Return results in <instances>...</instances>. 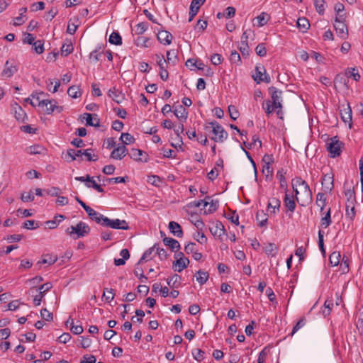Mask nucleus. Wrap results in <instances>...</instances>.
I'll list each match as a JSON object with an SVG mask.
<instances>
[{
  "instance_id": "f257e3e1",
  "label": "nucleus",
  "mask_w": 363,
  "mask_h": 363,
  "mask_svg": "<svg viewBox=\"0 0 363 363\" xmlns=\"http://www.w3.org/2000/svg\"><path fill=\"white\" fill-rule=\"evenodd\" d=\"M291 185L293 190L295 193V199L296 201L298 200V194H299V191L298 190V187L302 191L304 196L307 200L311 201L313 197L312 191L306 183V181L302 179L301 177H295L291 181Z\"/></svg>"
},
{
  "instance_id": "f03ea898",
  "label": "nucleus",
  "mask_w": 363,
  "mask_h": 363,
  "mask_svg": "<svg viewBox=\"0 0 363 363\" xmlns=\"http://www.w3.org/2000/svg\"><path fill=\"white\" fill-rule=\"evenodd\" d=\"M65 231L67 234L69 235L74 239H78L88 235L90 231V228L86 223L80 221L76 225H71L67 228Z\"/></svg>"
},
{
  "instance_id": "7ed1b4c3",
  "label": "nucleus",
  "mask_w": 363,
  "mask_h": 363,
  "mask_svg": "<svg viewBox=\"0 0 363 363\" xmlns=\"http://www.w3.org/2000/svg\"><path fill=\"white\" fill-rule=\"evenodd\" d=\"M212 128V133L214 136L211 137V140L216 143H223L228 138V133L225 130L217 121H212L208 123Z\"/></svg>"
},
{
  "instance_id": "20e7f679",
  "label": "nucleus",
  "mask_w": 363,
  "mask_h": 363,
  "mask_svg": "<svg viewBox=\"0 0 363 363\" xmlns=\"http://www.w3.org/2000/svg\"><path fill=\"white\" fill-rule=\"evenodd\" d=\"M102 225L104 227L111 228L113 229H121V230H128L129 226L128 223L125 220H120L118 218L116 219H110L107 217H105L104 221L102 223Z\"/></svg>"
},
{
  "instance_id": "39448f33",
  "label": "nucleus",
  "mask_w": 363,
  "mask_h": 363,
  "mask_svg": "<svg viewBox=\"0 0 363 363\" xmlns=\"http://www.w3.org/2000/svg\"><path fill=\"white\" fill-rule=\"evenodd\" d=\"M268 91L271 96V100L269 101L274 105L275 108H283V91L277 89L274 86H270L268 88Z\"/></svg>"
},
{
  "instance_id": "423d86ee",
  "label": "nucleus",
  "mask_w": 363,
  "mask_h": 363,
  "mask_svg": "<svg viewBox=\"0 0 363 363\" xmlns=\"http://www.w3.org/2000/svg\"><path fill=\"white\" fill-rule=\"evenodd\" d=\"M341 145L342 143L336 138H332L326 143L327 150L330 153L331 157H336L341 153Z\"/></svg>"
},
{
  "instance_id": "0eeeda50",
  "label": "nucleus",
  "mask_w": 363,
  "mask_h": 363,
  "mask_svg": "<svg viewBox=\"0 0 363 363\" xmlns=\"http://www.w3.org/2000/svg\"><path fill=\"white\" fill-rule=\"evenodd\" d=\"M334 28L337 34L342 39H346L348 36L347 26L344 22V18L342 16H340V18L336 17L334 23Z\"/></svg>"
},
{
  "instance_id": "6e6552de",
  "label": "nucleus",
  "mask_w": 363,
  "mask_h": 363,
  "mask_svg": "<svg viewBox=\"0 0 363 363\" xmlns=\"http://www.w3.org/2000/svg\"><path fill=\"white\" fill-rule=\"evenodd\" d=\"M255 75L253 76L254 80L259 84L261 82L269 83L271 79L269 76L266 73V69L263 66H256Z\"/></svg>"
},
{
  "instance_id": "1a4fd4ad",
  "label": "nucleus",
  "mask_w": 363,
  "mask_h": 363,
  "mask_svg": "<svg viewBox=\"0 0 363 363\" xmlns=\"http://www.w3.org/2000/svg\"><path fill=\"white\" fill-rule=\"evenodd\" d=\"M321 183L325 193L331 192L334 188V174L332 172L324 174Z\"/></svg>"
},
{
  "instance_id": "9d476101",
  "label": "nucleus",
  "mask_w": 363,
  "mask_h": 363,
  "mask_svg": "<svg viewBox=\"0 0 363 363\" xmlns=\"http://www.w3.org/2000/svg\"><path fill=\"white\" fill-rule=\"evenodd\" d=\"M177 257L179 258L173 262V268L174 271L181 272L188 267L189 260L188 258L184 257V254L182 252L177 254Z\"/></svg>"
},
{
  "instance_id": "9b49d317",
  "label": "nucleus",
  "mask_w": 363,
  "mask_h": 363,
  "mask_svg": "<svg viewBox=\"0 0 363 363\" xmlns=\"http://www.w3.org/2000/svg\"><path fill=\"white\" fill-rule=\"evenodd\" d=\"M18 71L17 64L13 60H7L1 72L4 77L9 78Z\"/></svg>"
},
{
  "instance_id": "f8f14e48",
  "label": "nucleus",
  "mask_w": 363,
  "mask_h": 363,
  "mask_svg": "<svg viewBox=\"0 0 363 363\" xmlns=\"http://www.w3.org/2000/svg\"><path fill=\"white\" fill-rule=\"evenodd\" d=\"M284 205L287 208L286 213L289 212V216H291L296 208L295 199L293 195H289L286 192L284 198Z\"/></svg>"
},
{
  "instance_id": "ddd939ff",
  "label": "nucleus",
  "mask_w": 363,
  "mask_h": 363,
  "mask_svg": "<svg viewBox=\"0 0 363 363\" xmlns=\"http://www.w3.org/2000/svg\"><path fill=\"white\" fill-rule=\"evenodd\" d=\"M209 230L213 236L219 238L223 235L225 233V227L220 221H216V223H212V225L209 227Z\"/></svg>"
},
{
  "instance_id": "4468645a",
  "label": "nucleus",
  "mask_w": 363,
  "mask_h": 363,
  "mask_svg": "<svg viewBox=\"0 0 363 363\" xmlns=\"http://www.w3.org/2000/svg\"><path fill=\"white\" fill-rule=\"evenodd\" d=\"M85 211L88 214L90 219H91L92 220H94L96 223L101 224L102 225V223L106 216H104L103 214L96 211L95 210L91 208L90 206H89L87 208H86Z\"/></svg>"
},
{
  "instance_id": "2eb2a0df",
  "label": "nucleus",
  "mask_w": 363,
  "mask_h": 363,
  "mask_svg": "<svg viewBox=\"0 0 363 363\" xmlns=\"http://www.w3.org/2000/svg\"><path fill=\"white\" fill-rule=\"evenodd\" d=\"M205 1L206 0H192L190 5L189 18V22H191L193 20L194 16L197 14L200 6L203 5Z\"/></svg>"
},
{
  "instance_id": "dca6fc26",
  "label": "nucleus",
  "mask_w": 363,
  "mask_h": 363,
  "mask_svg": "<svg viewBox=\"0 0 363 363\" xmlns=\"http://www.w3.org/2000/svg\"><path fill=\"white\" fill-rule=\"evenodd\" d=\"M174 113L176 117L181 121L185 122L188 117V112L183 105H179L174 109Z\"/></svg>"
},
{
  "instance_id": "f3484780",
  "label": "nucleus",
  "mask_w": 363,
  "mask_h": 363,
  "mask_svg": "<svg viewBox=\"0 0 363 363\" xmlns=\"http://www.w3.org/2000/svg\"><path fill=\"white\" fill-rule=\"evenodd\" d=\"M127 151L125 145L118 146L111 152V157L115 160H121L125 156Z\"/></svg>"
},
{
  "instance_id": "a211bd4d",
  "label": "nucleus",
  "mask_w": 363,
  "mask_h": 363,
  "mask_svg": "<svg viewBox=\"0 0 363 363\" xmlns=\"http://www.w3.org/2000/svg\"><path fill=\"white\" fill-rule=\"evenodd\" d=\"M108 95L117 104H121L124 99V96L116 87L110 89Z\"/></svg>"
},
{
  "instance_id": "6ab92c4d",
  "label": "nucleus",
  "mask_w": 363,
  "mask_h": 363,
  "mask_svg": "<svg viewBox=\"0 0 363 363\" xmlns=\"http://www.w3.org/2000/svg\"><path fill=\"white\" fill-rule=\"evenodd\" d=\"M340 116L345 123L352 122V109L348 104L346 106H343V108L340 109Z\"/></svg>"
},
{
  "instance_id": "aec40b11",
  "label": "nucleus",
  "mask_w": 363,
  "mask_h": 363,
  "mask_svg": "<svg viewBox=\"0 0 363 363\" xmlns=\"http://www.w3.org/2000/svg\"><path fill=\"white\" fill-rule=\"evenodd\" d=\"M157 39L164 45H169L172 43V35L166 30H162L158 33Z\"/></svg>"
},
{
  "instance_id": "412c9836",
  "label": "nucleus",
  "mask_w": 363,
  "mask_h": 363,
  "mask_svg": "<svg viewBox=\"0 0 363 363\" xmlns=\"http://www.w3.org/2000/svg\"><path fill=\"white\" fill-rule=\"evenodd\" d=\"M169 229L171 233H172L174 235L182 238L183 235V231L182 229L181 225L174 221H170L169 223Z\"/></svg>"
},
{
  "instance_id": "4be33fe9",
  "label": "nucleus",
  "mask_w": 363,
  "mask_h": 363,
  "mask_svg": "<svg viewBox=\"0 0 363 363\" xmlns=\"http://www.w3.org/2000/svg\"><path fill=\"white\" fill-rule=\"evenodd\" d=\"M156 247L157 244H155L152 247L147 249L141 258L140 259L138 264H140L143 261H148L152 259V255L154 254L155 255L156 252Z\"/></svg>"
},
{
  "instance_id": "5701e85b",
  "label": "nucleus",
  "mask_w": 363,
  "mask_h": 363,
  "mask_svg": "<svg viewBox=\"0 0 363 363\" xmlns=\"http://www.w3.org/2000/svg\"><path fill=\"white\" fill-rule=\"evenodd\" d=\"M86 125L90 126L99 127L100 125V121L97 115L93 117L91 113H84Z\"/></svg>"
},
{
  "instance_id": "b1692460",
  "label": "nucleus",
  "mask_w": 363,
  "mask_h": 363,
  "mask_svg": "<svg viewBox=\"0 0 363 363\" xmlns=\"http://www.w3.org/2000/svg\"><path fill=\"white\" fill-rule=\"evenodd\" d=\"M145 155V152L141 150L133 148L129 154L130 158L133 159L135 161H143L147 162V157L144 160L141 157L142 155Z\"/></svg>"
},
{
  "instance_id": "393cba45",
  "label": "nucleus",
  "mask_w": 363,
  "mask_h": 363,
  "mask_svg": "<svg viewBox=\"0 0 363 363\" xmlns=\"http://www.w3.org/2000/svg\"><path fill=\"white\" fill-rule=\"evenodd\" d=\"M264 251L268 256L273 257L277 255L278 249L274 243L268 242L264 244Z\"/></svg>"
},
{
  "instance_id": "a878e982",
  "label": "nucleus",
  "mask_w": 363,
  "mask_h": 363,
  "mask_svg": "<svg viewBox=\"0 0 363 363\" xmlns=\"http://www.w3.org/2000/svg\"><path fill=\"white\" fill-rule=\"evenodd\" d=\"M163 242L165 245L168 246L172 251L177 250L180 248L179 242L172 238H164Z\"/></svg>"
},
{
  "instance_id": "bb28decb",
  "label": "nucleus",
  "mask_w": 363,
  "mask_h": 363,
  "mask_svg": "<svg viewBox=\"0 0 363 363\" xmlns=\"http://www.w3.org/2000/svg\"><path fill=\"white\" fill-rule=\"evenodd\" d=\"M48 105L46 107V113L48 114H51L55 110L57 111L58 113H60L62 111V107L57 105V102L55 101H50L47 99Z\"/></svg>"
},
{
  "instance_id": "cd10ccee",
  "label": "nucleus",
  "mask_w": 363,
  "mask_h": 363,
  "mask_svg": "<svg viewBox=\"0 0 363 363\" xmlns=\"http://www.w3.org/2000/svg\"><path fill=\"white\" fill-rule=\"evenodd\" d=\"M167 284L172 289H177L181 284V277L177 274L167 279Z\"/></svg>"
},
{
  "instance_id": "c85d7f7f",
  "label": "nucleus",
  "mask_w": 363,
  "mask_h": 363,
  "mask_svg": "<svg viewBox=\"0 0 363 363\" xmlns=\"http://www.w3.org/2000/svg\"><path fill=\"white\" fill-rule=\"evenodd\" d=\"M26 152L30 155L43 154L45 152V148L39 145H34L28 147Z\"/></svg>"
},
{
  "instance_id": "c756f323",
  "label": "nucleus",
  "mask_w": 363,
  "mask_h": 363,
  "mask_svg": "<svg viewBox=\"0 0 363 363\" xmlns=\"http://www.w3.org/2000/svg\"><path fill=\"white\" fill-rule=\"evenodd\" d=\"M315 203L320 207V211L323 212L326 206V197L324 193L319 192L317 194Z\"/></svg>"
},
{
  "instance_id": "7c9ffc66",
  "label": "nucleus",
  "mask_w": 363,
  "mask_h": 363,
  "mask_svg": "<svg viewBox=\"0 0 363 363\" xmlns=\"http://www.w3.org/2000/svg\"><path fill=\"white\" fill-rule=\"evenodd\" d=\"M331 210L329 208L320 220V225L326 228L331 224Z\"/></svg>"
},
{
  "instance_id": "2f4dec72",
  "label": "nucleus",
  "mask_w": 363,
  "mask_h": 363,
  "mask_svg": "<svg viewBox=\"0 0 363 363\" xmlns=\"http://www.w3.org/2000/svg\"><path fill=\"white\" fill-rule=\"evenodd\" d=\"M43 94V92L32 94V98L36 101L35 102L36 104V106L43 107L47 106L48 105L47 99H43L40 97Z\"/></svg>"
},
{
  "instance_id": "473e14b6",
  "label": "nucleus",
  "mask_w": 363,
  "mask_h": 363,
  "mask_svg": "<svg viewBox=\"0 0 363 363\" xmlns=\"http://www.w3.org/2000/svg\"><path fill=\"white\" fill-rule=\"evenodd\" d=\"M280 205H281V202L278 199L272 198V199L269 200L267 207L269 209L272 208V211H271L270 212L272 213L275 214L276 209L277 211H279Z\"/></svg>"
},
{
  "instance_id": "72a5a7b5",
  "label": "nucleus",
  "mask_w": 363,
  "mask_h": 363,
  "mask_svg": "<svg viewBox=\"0 0 363 363\" xmlns=\"http://www.w3.org/2000/svg\"><path fill=\"white\" fill-rule=\"evenodd\" d=\"M297 27L303 32H306L310 27L309 21L305 18H299L297 20Z\"/></svg>"
},
{
  "instance_id": "f704fd0d",
  "label": "nucleus",
  "mask_w": 363,
  "mask_h": 363,
  "mask_svg": "<svg viewBox=\"0 0 363 363\" xmlns=\"http://www.w3.org/2000/svg\"><path fill=\"white\" fill-rule=\"evenodd\" d=\"M340 259H341V255H340V252H337V251H335V252H332L329 257L330 263L333 266H337L340 262Z\"/></svg>"
},
{
  "instance_id": "c9c22d12",
  "label": "nucleus",
  "mask_w": 363,
  "mask_h": 363,
  "mask_svg": "<svg viewBox=\"0 0 363 363\" xmlns=\"http://www.w3.org/2000/svg\"><path fill=\"white\" fill-rule=\"evenodd\" d=\"M346 76L348 78L352 77L356 82H358L360 79V74L354 67L347 68L345 70Z\"/></svg>"
},
{
  "instance_id": "e433bc0d",
  "label": "nucleus",
  "mask_w": 363,
  "mask_h": 363,
  "mask_svg": "<svg viewBox=\"0 0 363 363\" xmlns=\"http://www.w3.org/2000/svg\"><path fill=\"white\" fill-rule=\"evenodd\" d=\"M120 140L124 145H129L134 143L135 139L134 137L128 133H123L120 137Z\"/></svg>"
},
{
  "instance_id": "4c0bfd02",
  "label": "nucleus",
  "mask_w": 363,
  "mask_h": 363,
  "mask_svg": "<svg viewBox=\"0 0 363 363\" xmlns=\"http://www.w3.org/2000/svg\"><path fill=\"white\" fill-rule=\"evenodd\" d=\"M355 208L354 203H346V213L345 216L347 218H349L350 220H352L355 217Z\"/></svg>"
},
{
  "instance_id": "58836bf2",
  "label": "nucleus",
  "mask_w": 363,
  "mask_h": 363,
  "mask_svg": "<svg viewBox=\"0 0 363 363\" xmlns=\"http://www.w3.org/2000/svg\"><path fill=\"white\" fill-rule=\"evenodd\" d=\"M187 67H195L199 70H203L205 65L201 60L194 61L193 59H189L186 62Z\"/></svg>"
},
{
  "instance_id": "ea45409f",
  "label": "nucleus",
  "mask_w": 363,
  "mask_h": 363,
  "mask_svg": "<svg viewBox=\"0 0 363 363\" xmlns=\"http://www.w3.org/2000/svg\"><path fill=\"white\" fill-rule=\"evenodd\" d=\"M108 41L111 44L120 45L122 44V38L118 33L113 32L110 36Z\"/></svg>"
},
{
  "instance_id": "a19ab883",
  "label": "nucleus",
  "mask_w": 363,
  "mask_h": 363,
  "mask_svg": "<svg viewBox=\"0 0 363 363\" xmlns=\"http://www.w3.org/2000/svg\"><path fill=\"white\" fill-rule=\"evenodd\" d=\"M57 260V257L56 255H45L43 256V259L38 262V264H52Z\"/></svg>"
},
{
  "instance_id": "79ce46f5",
  "label": "nucleus",
  "mask_w": 363,
  "mask_h": 363,
  "mask_svg": "<svg viewBox=\"0 0 363 363\" xmlns=\"http://www.w3.org/2000/svg\"><path fill=\"white\" fill-rule=\"evenodd\" d=\"M67 94L70 97H72L73 99H77V98L81 96V95H82V92H81L79 86H70L67 90Z\"/></svg>"
},
{
  "instance_id": "37998d69",
  "label": "nucleus",
  "mask_w": 363,
  "mask_h": 363,
  "mask_svg": "<svg viewBox=\"0 0 363 363\" xmlns=\"http://www.w3.org/2000/svg\"><path fill=\"white\" fill-rule=\"evenodd\" d=\"M256 219L259 222L260 227L265 226L267 223V218L263 211H258L256 215Z\"/></svg>"
},
{
  "instance_id": "c03bdc74",
  "label": "nucleus",
  "mask_w": 363,
  "mask_h": 363,
  "mask_svg": "<svg viewBox=\"0 0 363 363\" xmlns=\"http://www.w3.org/2000/svg\"><path fill=\"white\" fill-rule=\"evenodd\" d=\"M262 108L268 116L272 115L275 110V107H274V105L269 101V100H267L263 102Z\"/></svg>"
},
{
  "instance_id": "a18cd8bd",
  "label": "nucleus",
  "mask_w": 363,
  "mask_h": 363,
  "mask_svg": "<svg viewBox=\"0 0 363 363\" xmlns=\"http://www.w3.org/2000/svg\"><path fill=\"white\" fill-rule=\"evenodd\" d=\"M103 55V52L99 50H94L89 54V60L91 62L95 64L100 60L101 56Z\"/></svg>"
},
{
  "instance_id": "49530a36",
  "label": "nucleus",
  "mask_w": 363,
  "mask_h": 363,
  "mask_svg": "<svg viewBox=\"0 0 363 363\" xmlns=\"http://www.w3.org/2000/svg\"><path fill=\"white\" fill-rule=\"evenodd\" d=\"M73 45L72 44V43H65L62 45V48H61V55L62 56H67L68 55H69L71 52H72L73 51Z\"/></svg>"
},
{
  "instance_id": "de8ad7c7",
  "label": "nucleus",
  "mask_w": 363,
  "mask_h": 363,
  "mask_svg": "<svg viewBox=\"0 0 363 363\" xmlns=\"http://www.w3.org/2000/svg\"><path fill=\"white\" fill-rule=\"evenodd\" d=\"M208 279V274L206 272L198 271L196 275V281L201 284H204Z\"/></svg>"
},
{
  "instance_id": "09e8293b",
  "label": "nucleus",
  "mask_w": 363,
  "mask_h": 363,
  "mask_svg": "<svg viewBox=\"0 0 363 363\" xmlns=\"http://www.w3.org/2000/svg\"><path fill=\"white\" fill-rule=\"evenodd\" d=\"M339 264L341 274H346L349 272V259L347 257L343 256L342 259Z\"/></svg>"
},
{
  "instance_id": "8fccbe9b",
  "label": "nucleus",
  "mask_w": 363,
  "mask_h": 363,
  "mask_svg": "<svg viewBox=\"0 0 363 363\" xmlns=\"http://www.w3.org/2000/svg\"><path fill=\"white\" fill-rule=\"evenodd\" d=\"M262 173L267 179H270L273 176V168L272 164H263Z\"/></svg>"
},
{
  "instance_id": "3c124183",
  "label": "nucleus",
  "mask_w": 363,
  "mask_h": 363,
  "mask_svg": "<svg viewBox=\"0 0 363 363\" xmlns=\"http://www.w3.org/2000/svg\"><path fill=\"white\" fill-rule=\"evenodd\" d=\"M208 206H209V208H208V210L205 211V213H212L215 212L218 208V201L217 200H213L210 198V200H208Z\"/></svg>"
},
{
  "instance_id": "603ef678",
  "label": "nucleus",
  "mask_w": 363,
  "mask_h": 363,
  "mask_svg": "<svg viewBox=\"0 0 363 363\" xmlns=\"http://www.w3.org/2000/svg\"><path fill=\"white\" fill-rule=\"evenodd\" d=\"M284 174L285 172H284L283 169L279 170L277 173V178L279 179L280 182L281 187L285 188L286 189L287 184L285 179Z\"/></svg>"
},
{
  "instance_id": "864d4df0",
  "label": "nucleus",
  "mask_w": 363,
  "mask_h": 363,
  "mask_svg": "<svg viewBox=\"0 0 363 363\" xmlns=\"http://www.w3.org/2000/svg\"><path fill=\"white\" fill-rule=\"evenodd\" d=\"M192 355L196 360L200 362L204 359L205 352L201 349H194L192 351Z\"/></svg>"
},
{
  "instance_id": "5fc2aeb1",
  "label": "nucleus",
  "mask_w": 363,
  "mask_h": 363,
  "mask_svg": "<svg viewBox=\"0 0 363 363\" xmlns=\"http://www.w3.org/2000/svg\"><path fill=\"white\" fill-rule=\"evenodd\" d=\"M138 265L139 264H137L135 269L134 270V274L140 279L141 282H145L147 280V278L143 274V269L138 267Z\"/></svg>"
},
{
  "instance_id": "6e6d98bb",
  "label": "nucleus",
  "mask_w": 363,
  "mask_h": 363,
  "mask_svg": "<svg viewBox=\"0 0 363 363\" xmlns=\"http://www.w3.org/2000/svg\"><path fill=\"white\" fill-rule=\"evenodd\" d=\"M194 238L201 244H204L207 242V238L202 231L198 230L196 233H194Z\"/></svg>"
},
{
  "instance_id": "4d7b16f0",
  "label": "nucleus",
  "mask_w": 363,
  "mask_h": 363,
  "mask_svg": "<svg viewBox=\"0 0 363 363\" xmlns=\"http://www.w3.org/2000/svg\"><path fill=\"white\" fill-rule=\"evenodd\" d=\"M314 4L316 8L317 11L319 14H323L325 11V1L324 0H313Z\"/></svg>"
},
{
  "instance_id": "13d9d810",
  "label": "nucleus",
  "mask_w": 363,
  "mask_h": 363,
  "mask_svg": "<svg viewBox=\"0 0 363 363\" xmlns=\"http://www.w3.org/2000/svg\"><path fill=\"white\" fill-rule=\"evenodd\" d=\"M147 28H148V26H147V23H144V22L139 23L136 26L135 33L138 35H141L147 30Z\"/></svg>"
},
{
  "instance_id": "bf43d9fd",
  "label": "nucleus",
  "mask_w": 363,
  "mask_h": 363,
  "mask_svg": "<svg viewBox=\"0 0 363 363\" xmlns=\"http://www.w3.org/2000/svg\"><path fill=\"white\" fill-rule=\"evenodd\" d=\"M228 111H229V114H230V118L233 121H235L238 118L239 112H238V111L237 110V108H236V107L235 106L230 105L228 106Z\"/></svg>"
},
{
  "instance_id": "052dcab7",
  "label": "nucleus",
  "mask_w": 363,
  "mask_h": 363,
  "mask_svg": "<svg viewBox=\"0 0 363 363\" xmlns=\"http://www.w3.org/2000/svg\"><path fill=\"white\" fill-rule=\"evenodd\" d=\"M223 57L220 54H213L211 57V62L213 65H219L222 63Z\"/></svg>"
},
{
  "instance_id": "680f3d73",
  "label": "nucleus",
  "mask_w": 363,
  "mask_h": 363,
  "mask_svg": "<svg viewBox=\"0 0 363 363\" xmlns=\"http://www.w3.org/2000/svg\"><path fill=\"white\" fill-rule=\"evenodd\" d=\"M255 52L257 55L260 57H264L267 54V50L263 43H259L257 45L255 48Z\"/></svg>"
},
{
  "instance_id": "e2e57ef3",
  "label": "nucleus",
  "mask_w": 363,
  "mask_h": 363,
  "mask_svg": "<svg viewBox=\"0 0 363 363\" xmlns=\"http://www.w3.org/2000/svg\"><path fill=\"white\" fill-rule=\"evenodd\" d=\"M91 151H92L91 149H86L83 151V154L86 157V160L87 161H96L98 160V156L96 155H91Z\"/></svg>"
},
{
  "instance_id": "0e129e2a",
  "label": "nucleus",
  "mask_w": 363,
  "mask_h": 363,
  "mask_svg": "<svg viewBox=\"0 0 363 363\" xmlns=\"http://www.w3.org/2000/svg\"><path fill=\"white\" fill-rule=\"evenodd\" d=\"M103 296L105 297V299L107 301H111L114 298V296H115V294L113 293V289H105Z\"/></svg>"
},
{
  "instance_id": "69168bd1",
  "label": "nucleus",
  "mask_w": 363,
  "mask_h": 363,
  "mask_svg": "<svg viewBox=\"0 0 363 363\" xmlns=\"http://www.w3.org/2000/svg\"><path fill=\"white\" fill-rule=\"evenodd\" d=\"M33 45H34V50L36 53L41 54L43 52L44 47H43V43L42 40H36L35 43H33Z\"/></svg>"
},
{
  "instance_id": "338daca9",
  "label": "nucleus",
  "mask_w": 363,
  "mask_h": 363,
  "mask_svg": "<svg viewBox=\"0 0 363 363\" xmlns=\"http://www.w3.org/2000/svg\"><path fill=\"white\" fill-rule=\"evenodd\" d=\"M40 315L43 319L50 321L53 318L52 313L48 311L46 308H43L40 311Z\"/></svg>"
},
{
  "instance_id": "774afa93",
  "label": "nucleus",
  "mask_w": 363,
  "mask_h": 363,
  "mask_svg": "<svg viewBox=\"0 0 363 363\" xmlns=\"http://www.w3.org/2000/svg\"><path fill=\"white\" fill-rule=\"evenodd\" d=\"M136 45L138 46L148 47L147 43L149 42V39L147 38L143 37V36H139L136 38Z\"/></svg>"
}]
</instances>
